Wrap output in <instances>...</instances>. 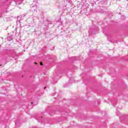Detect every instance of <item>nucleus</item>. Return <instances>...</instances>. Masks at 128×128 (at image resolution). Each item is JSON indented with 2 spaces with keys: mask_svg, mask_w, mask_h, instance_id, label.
<instances>
[{
  "mask_svg": "<svg viewBox=\"0 0 128 128\" xmlns=\"http://www.w3.org/2000/svg\"><path fill=\"white\" fill-rule=\"evenodd\" d=\"M42 117L40 118H38L39 120L42 121Z\"/></svg>",
  "mask_w": 128,
  "mask_h": 128,
  "instance_id": "3",
  "label": "nucleus"
},
{
  "mask_svg": "<svg viewBox=\"0 0 128 128\" xmlns=\"http://www.w3.org/2000/svg\"><path fill=\"white\" fill-rule=\"evenodd\" d=\"M8 40H9V42H10V40H12V38H10V36H9L8 38Z\"/></svg>",
  "mask_w": 128,
  "mask_h": 128,
  "instance_id": "1",
  "label": "nucleus"
},
{
  "mask_svg": "<svg viewBox=\"0 0 128 128\" xmlns=\"http://www.w3.org/2000/svg\"><path fill=\"white\" fill-rule=\"evenodd\" d=\"M22 0H20V2L19 4H22Z\"/></svg>",
  "mask_w": 128,
  "mask_h": 128,
  "instance_id": "4",
  "label": "nucleus"
},
{
  "mask_svg": "<svg viewBox=\"0 0 128 128\" xmlns=\"http://www.w3.org/2000/svg\"><path fill=\"white\" fill-rule=\"evenodd\" d=\"M46 87H45V88H44V90H46Z\"/></svg>",
  "mask_w": 128,
  "mask_h": 128,
  "instance_id": "10",
  "label": "nucleus"
},
{
  "mask_svg": "<svg viewBox=\"0 0 128 128\" xmlns=\"http://www.w3.org/2000/svg\"><path fill=\"white\" fill-rule=\"evenodd\" d=\"M123 16V18H126V17L124 16Z\"/></svg>",
  "mask_w": 128,
  "mask_h": 128,
  "instance_id": "7",
  "label": "nucleus"
},
{
  "mask_svg": "<svg viewBox=\"0 0 128 128\" xmlns=\"http://www.w3.org/2000/svg\"><path fill=\"white\" fill-rule=\"evenodd\" d=\"M40 66H42V62H40Z\"/></svg>",
  "mask_w": 128,
  "mask_h": 128,
  "instance_id": "5",
  "label": "nucleus"
},
{
  "mask_svg": "<svg viewBox=\"0 0 128 128\" xmlns=\"http://www.w3.org/2000/svg\"><path fill=\"white\" fill-rule=\"evenodd\" d=\"M15 124H16V126H18V122H15Z\"/></svg>",
  "mask_w": 128,
  "mask_h": 128,
  "instance_id": "2",
  "label": "nucleus"
},
{
  "mask_svg": "<svg viewBox=\"0 0 128 128\" xmlns=\"http://www.w3.org/2000/svg\"><path fill=\"white\" fill-rule=\"evenodd\" d=\"M34 7L36 8V6H35Z\"/></svg>",
  "mask_w": 128,
  "mask_h": 128,
  "instance_id": "8",
  "label": "nucleus"
},
{
  "mask_svg": "<svg viewBox=\"0 0 128 128\" xmlns=\"http://www.w3.org/2000/svg\"><path fill=\"white\" fill-rule=\"evenodd\" d=\"M32 10H34V12H36V10L34 9H32Z\"/></svg>",
  "mask_w": 128,
  "mask_h": 128,
  "instance_id": "6",
  "label": "nucleus"
},
{
  "mask_svg": "<svg viewBox=\"0 0 128 128\" xmlns=\"http://www.w3.org/2000/svg\"><path fill=\"white\" fill-rule=\"evenodd\" d=\"M32 6H34L32 5H31V8L32 7Z\"/></svg>",
  "mask_w": 128,
  "mask_h": 128,
  "instance_id": "9",
  "label": "nucleus"
}]
</instances>
